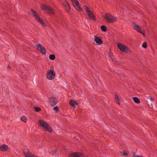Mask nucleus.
Returning <instances> with one entry per match:
<instances>
[{
    "mask_svg": "<svg viewBox=\"0 0 157 157\" xmlns=\"http://www.w3.org/2000/svg\"><path fill=\"white\" fill-rule=\"evenodd\" d=\"M31 14L32 16L34 17L35 19L38 22L40 23L43 26L46 27V25L44 22L43 20L42 19L39 14L33 9L31 10Z\"/></svg>",
    "mask_w": 157,
    "mask_h": 157,
    "instance_id": "nucleus-1",
    "label": "nucleus"
},
{
    "mask_svg": "<svg viewBox=\"0 0 157 157\" xmlns=\"http://www.w3.org/2000/svg\"><path fill=\"white\" fill-rule=\"evenodd\" d=\"M101 28L102 31L104 32H105L107 31V28L104 25H102L101 27Z\"/></svg>",
    "mask_w": 157,
    "mask_h": 157,
    "instance_id": "nucleus-23",
    "label": "nucleus"
},
{
    "mask_svg": "<svg viewBox=\"0 0 157 157\" xmlns=\"http://www.w3.org/2000/svg\"><path fill=\"white\" fill-rule=\"evenodd\" d=\"M49 58L52 60H54L55 59V56L54 55L51 54L49 56Z\"/></svg>",
    "mask_w": 157,
    "mask_h": 157,
    "instance_id": "nucleus-21",
    "label": "nucleus"
},
{
    "mask_svg": "<svg viewBox=\"0 0 157 157\" xmlns=\"http://www.w3.org/2000/svg\"><path fill=\"white\" fill-rule=\"evenodd\" d=\"M132 157H143L142 156H140V155L137 156V155H134Z\"/></svg>",
    "mask_w": 157,
    "mask_h": 157,
    "instance_id": "nucleus-29",
    "label": "nucleus"
},
{
    "mask_svg": "<svg viewBox=\"0 0 157 157\" xmlns=\"http://www.w3.org/2000/svg\"><path fill=\"white\" fill-rule=\"evenodd\" d=\"M115 100L116 101L119 105H120L121 103V101L120 100L117 94H115L114 95Z\"/></svg>",
    "mask_w": 157,
    "mask_h": 157,
    "instance_id": "nucleus-17",
    "label": "nucleus"
},
{
    "mask_svg": "<svg viewBox=\"0 0 157 157\" xmlns=\"http://www.w3.org/2000/svg\"><path fill=\"white\" fill-rule=\"evenodd\" d=\"M133 29L138 32H140L141 29V27L137 25L135 22H133L132 24Z\"/></svg>",
    "mask_w": 157,
    "mask_h": 157,
    "instance_id": "nucleus-10",
    "label": "nucleus"
},
{
    "mask_svg": "<svg viewBox=\"0 0 157 157\" xmlns=\"http://www.w3.org/2000/svg\"><path fill=\"white\" fill-rule=\"evenodd\" d=\"M133 99L134 102L136 103L139 104L140 103V99L137 97H134Z\"/></svg>",
    "mask_w": 157,
    "mask_h": 157,
    "instance_id": "nucleus-20",
    "label": "nucleus"
},
{
    "mask_svg": "<svg viewBox=\"0 0 157 157\" xmlns=\"http://www.w3.org/2000/svg\"><path fill=\"white\" fill-rule=\"evenodd\" d=\"M105 18L106 19V20L108 21V14L107 13H106V14H105Z\"/></svg>",
    "mask_w": 157,
    "mask_h": 157,
    "instance_id": "nucleus-28",
    "label": "nucleus"
},
{
    "mask_svg": "<svg viewBox=\"0 0 157 157\" xmlns=\"http://www.w3.org/2000/svg\"><path fill=\"white\" fill-rule=\"evenodd\" d=\"M118 155L120 156H124L126 157L128 155V153L126 151H120L118 153Z\"/></svg>",
    "mask_w": 157,
    "mask_h": 157,
    "instance_id": "nucleus-16",
    "label": "nucleus"
},
{
    "mask_svg": "<svg viewBox=\"0 0 157 157\" xmlns=\"http://www.w3.org/2000/svg\"><path fill=\"white\" fill-rule=\"evenodd\" d=\"M83 8L86 11V12L87 13L88 16L90 18L93 20L94 21H96V18L95 17L93 14V12L90 10V8L86 6H84Z\"/></svg>",
    "mask_w": 157,
    "mask_h": 157,
    "instance_id": "nucleus-5",
    "label": "nucleus"
},
{
    "mask_svg": "<svg viewBox=\"0 0 157 157\" xmlns=\"http://www.w3.org/2000/svg\"><path fill=\"white\" fill-rule=\"evenodd\" d=\"M7 68H8V69H10L11 68V67L10 66V65H8V66H7Z\"/></svg>",
    "mask_w": 157,
    "mask_h": 157,
    "instance_id": "nucleus-30",
    "label": "nucleus"
},
{
    "mask_svg": "<svg viewBox=\"0 0 157 157\" xmlns=\"http://www.w3.org/2000/svg\"><path fill=\"white\" fill-rule=\"evenodd\" d=\"M53 110L55 111L56 113H57L59 111L58 107L57 106H55L53 108Z\"/></svg>",
    "mask_w": 157,
    "mask_h": 157,
    "instance_id": "nucleus-25",
    "label": "nucleus"
},
{
    "mask_svg": "<svg viewBox=\"0 0 157 157\" xmlns=\"http://www.w3.org/2000/svg\"><path fill=\"white\" fill-rule=\"evenodd\" d=\"M63 4L66 8V10L67 11L69 12L71 10V8L70 4L68 3V2L67 1H65L63 2Z\"/></svg>",
    "mask_w": 157,
    "mask_h": 157,
    "instance_id": "nucleus-12",
    "label": "nucleus"
},
{
    "mask_svg": "<svg viewBox=\"0 0 157 157\" xmlns=\"http://www.w3.org/2000/svg\"><path fill=\"white\" fill-rule=\"evenodd\" d=\"M142 47L144 48L147 47V43L146 42H144L142 44Z\"/></svg>",
    "mask_w": 157,
    "mask_h": 157,
    "instance_id": "nucleus-26",
    "label": "nucleus"
},
{
    "mask_svg": "<svg viewBox=\"0 0 157 157\" xmlns=\"http://www.w3.org/2000/svg\"><path fill=\"white\" fill-rule=\"evenodd\" d=\"M35 110L37 112H39L41 111V109L39 107H35L34 108Z\"/></svg>",
    "mask_w": 157,
    "mask_h": 157,
    "instance_id": "nucleus-24",
    "label": "nucleus"
},
{
    "mask_svg": "<svg viewBox=\"0 0 157 157\" xmlns=\"http://www.w3.org/2000/svg\"><path fill=\"white\" fill-rule=\"evenodd\" d=\"M38 122L44 130L49 132H52V129L50 125L46 122L42 120H40L38 121Z\"/></svg>",
    "mask_w": 157,
    "mask_h": 157,
    "instance_id": "nucleus-2",
    "label": "nucleus"
},
{
    "mask_svg": "<svg viewBox=\"0 0 157 157\" xmlns=\"http://www.w3.org/2000/svg\"><path fill=\"white\" fill-rule=\"evenodd\" d=\"M8 148V146L4 144L0 147V151L3 152L5 151Z\"/></svg>",
    "mask_w": 157,
    "mask_h": 157,
    "instance_id": "nucleus-14",
    "label": "nucleus"
},
{
    "mask_svg": "<svg viewBox=\"0 0 157 157\" xmlns=\"http://www.w3.org/2000/svg\"><path fill=\"white\" fill-rule=\"evenodd\" d=\"M94 37L95 38L94 40L96 43L99 44H101L102 43L103 41L101 39L95 36Z\"/></svg>",
    "mask_w": 157,
    "mask_h": 157,
    "instance_id": "nucleus-15",
    "label": "nucleus"
},
{
    "mask_svg": "<svg viewBox=\"0 0 157 157\" xmlns=\"http://www.w3.org/2000/svg\"><path fill=\"white\" fill-rule=\"evenodd\" d=\"M21 119L22 121L25 123L27 121L26 118L25 116L21 117Z\"/></svg>",
    "mask_w": 157,
    "mask_h": 157,
    "instance_id": "nucleus-22",
    "label": "nucleus"
},
{
    "mask_svg": "<svg viewBox=\"0 0 157 157\" xmlns=\"http://www.w3.org/2000/svg\"><path fill=\"white\" fill-rule=\"evenodd\" d=\"M151 100H152V101H153L154 100V99L153 98H151Z\"/></svg>",
    "mask_w": 157,
    "mask_h": 157,
    "instance_id": "nucleus-31",
    "label": "nucleus"
},
{
    "mask_svg": "<svg viewBox=\"0 0 157 157\" xmlns=\"http://www.w3.org/2000/svg\"><path fill=\"white\" fill-rule=\"evenodd\" d=\"M117 45L118 48L121 51L126 53H128L130 51V50L128 47L121 43H118Z\"/></svg>",
    "mask_w": 157,
    "mask_h": 157,
    "instance_id": "nucleus-4",
    "label": "nucleus"
},
{
    "mask_svg": "<svg viewBox=\"0 0 157 157\" xmlns=\"http://www.w3.org/2000/svg\"><path fill=\"white\" fill-rule=\"evenodd\" d=\"M138 33L142 34L144 36H145V33L142 31L141 29L140 31V32H138Z\"/></svg>",
    "mask_w": 157,
    "mask_h": 157,
    "instance_id": "nucleus-27",
    "label": "nucleus"
},
{
    "mask_svg": "<svg viewBox=\"0 0 157 157\" xmlns=\"http://www.w3.org/2000/svg\"><path fill=\"white\" fill-rule=\"evenodd\" d=\"M36 48L39 51H40L41 53L44 55H46L47 53V51L45 47L40 44H36L35 45Z\"/></svg>",
    "mask_w": 157,
    "mask_h": 157,
    "instance_id": "nucleus-7",
    "label": "nucleus"
},
{
    "mask_svg": "<svg viewBox=\"0 0 157 157\" xmlns=\"http://www.w3.org/2000/svg\"><path fill=\"white\" fill-rule=\"evenodd\" d=\"M70 104L72 107H75V105H78V103H77L76 101H74L71 100L70 101Z\"/></svg>",
    "mask_w": 157,
    "mask_h": 157,
    "instance_id": "nucleus-18",
    "label": "nucleus"
},
{
    "mask_svg": "<svg viewBox=\"0 0 157 157\" xmlns=\"http://www.w3.org/2000/svg\"><path fill=\"white\" fill-rule=\"evenodd\" d=\"M117 18L112 16L109 14V22H113L116 21Z\"/></svg>",
    "mask_w": 157,
    "mask_h": 157,
    "instance_id": "nucleus-13",
    "label": "nucleus"
},
{
    "mask_svg": "<svg viewBox=\"0 0 157 157\" xmlns=\"http://www.w3.org/2000/svg\"><path fill=\"white\" fill-rule=\"evenodd\" d=\"M72 2L73 5L75 9L79 11H81L82 9L79 5L78 2L77 0H71Z\"/></svg>",
    "mask_w": 157,
    "mask_h": 157,
    "instance_id": "nucleus-8",
    "label": "nucleus"
},
{
    "mask_svg": "<svg viewBox=\"0 0 157 157\" xmlns=\"http://www.w3.org/2000/svg\"><path fill=\"white\" fill-rule=\"evenodd\" d=\"M56 73L54 70H50L47 72L46 74V78L49 80H52L55 78Z\"/></svg>",
    "mask_w": 157,
    "mask_h": 157,
    "instance_id": "nucleus-3",
    "label": "nucleus"
},
{
    "mask_svg": "<svg viewBox=\"0 0 157 157\" xmlns=\"http://www.w3.org/2000/svg\"><path fill=\"white\" fill-rule=\"evenodd\" d=\"M57 103V100L55 97H51L49 98V103L50 105L53 106Z\"/></svg>",
    "mask_w": 157,
    "mask_h": 157,
    "instance_id": "nucleus-9",
    "label": "nucleus"
},
{
    "mask_svg": "<svg viewBox=\"0 0 157 157\" xmlns=\"http://www.w3.org/2000/svg\"><path fill=\"white\" fill-rule=\"evenodd\" d=\"M24 155L25 157H38L37 156H35L34 155H33L31 153L29 152L27 153L24 152Z\"/></svg>",
    "mask_w": 157,
    "mask_h": 157,
    "instance_id": "nucleus-19",
    "label": "nucleus"
},
{
    "mask_svg": "<svg viewBox=\"0 0 157 157\" xmlns=\"http://www.w3.org/2000/svg\"><path fill=\"white\" fill-rule=\"evenodd\" d=\"M71 157H84L83 154L80 152L73 153L70 155Z\"/></svg>",
    "mask_w": 157,
    "mask_h": 157,
    "instance_id": "nucleus-11",
    "label": "nucleus"
},
{
    "mask_svg": "<svg viewBox=\"0 0 157 157\" xmlns=\"http://www.w3.org/2000/svg\"><path fill=\"white\" fill-rule=\"evenodd\" d=\"M41 8L43 10L47 11L49 13L51 14H53L54 13L53 9L51 7L48 6L45 4L42 5Z\"/></svg>",
    "mask_w": 157,
    "mask_h": 157,
    "instance_id": "nucleus-6",
    "label": "nucleus"
}]
</instances>
